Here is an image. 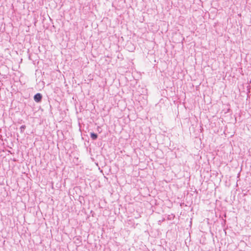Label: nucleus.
I'll return each instance as SVG.
<instances>
[{
	"label": "nucleus",
	"mask_w": 251,
	"mask_h": 251,
	"mask_svg": "<svg viewBox=\"0 0 251 251\" xmlns=\"http://www.w3.org/2000/svg\"><path fill=\"white\" fill-rule=\"evenodd\" d=\"M42 98V95L40 93H37L34 96V100L36 102H39L41 100Z\"/></svg>",
	"instance_id": "nucleus-1"
},
{
	"label": "nucleus",
	"mask_w": 251,
	"mask_h": 251,
	"mask_svg": "<svg viewBox=\"0 0 251 251\" xmlns=\"http://www.w3.org/2000/svg\"><path fill=\"white\" fill-rule=\"evenodd\" d=\"M91 137L92 138V139L95 140L97 138L98 136L96 134H95L94 133H91Z\"/></svg>",
	"instance_id": "nucleus-2"
}]
</instances>
